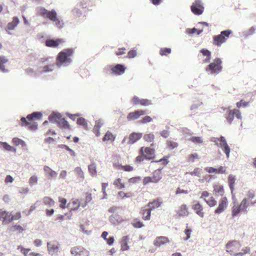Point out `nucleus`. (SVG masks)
<instances>
[{
    "label": "nucleus",
    "mask_w": 256,
    "mask_h": 256,
    "mask_svg": "<svg viewBox=\"0 0 256 256\" xmlns=\"http://www.w3.org/2000/svg\"><path fill=\"white\" fill-rule=\"evenodd\" d=\"M225 110H226L225 118L230 124H232L234 116L238 119H242L241 112L238 110L234 108L232 110L229 108H226Z\"/></svg>",
    "instance_id": "obj_8"
},
{
    "label": "nucleus",
    "mask_w": 256,
    "mask_h": 256,
    "mask_svg": "<svg viewBox=\"0 0 256 256\" xmlns=\"http://www.w3.org/2000/svg\"><path fill=\"white\" fill-rule=\"evenodd\" d=\"M47 246L49 254L52 255L58 252L59 246L58 243L56 242H48Z\"/></svg>",
    "instance_id": "obj_20"
},
{
    "label": "nucleus",
    "mask_w": 256,
    "mask_h": 256,
    "mask_svg": "<svg viewBox=\"0 0 256 256\" xmlns=\"http://www.w3.org/2000/svg\"><path fill=\"white\" fill-rule=\"evenodd\" d=\"M142 136V133L135 132H132L129 135L128 143L130 144H134L138 140L140 139Z\"/></svg>",
    "instance_id": "obj_21"
},
{
    "label": "nucleus",
    "mask_w": 256,
    "mask_h": 256,
    "mask_svg": "<svg viewBox=\"0 0 256 256\" xmlns=\"http://www.w3.org/2000/svg\"><path fill=\"white\" fill-rule=\"evenodd\" d=\"M168 156H166L163 157V158H161L159 160L156 161L157 162H161L162 164L164 166L166 165L168 163Z\"/></svg>",
    "instance_id": "obj_59"
},
{
    "label": "nucleus",
    "mask_w": 256,
    "mask_h": 256,
    "mask_svg": "<svg viewBox=\"0 0 256 256\" xmlns=\"http://www.w3.org/2000/svg\"><path fill=\"white\" fill-rule=\"evenodd\" d=\"M114 184L118 189H122L124 188V184L122 182V180L120 178H116L114 182Z\"/></svg>",
    "instance_id": "obj_41"
},
{
    "label": "nucleus",
    "mask_w": 256,
    "mask_h": 256,
    "mask_svg": "<svg viewBox=\"0 0 256 256\" xmlns=\"http://www.w3.org/2000/svg\"><path fill=\"white\" fill-rule=\"evenodd\" d=\"M8 62V59L4 56H0V70L2 72H6L4 64Z\"/></svg>",
    "instance_id": "obj_33"
},
{
    "label": "nucleus",
    "mask_w": 256,
    "mask_h": 256,
    "mask_svg": "<svg viewBox=\"0 0 256 256\" xmlns=\"http://www.w3.org/2000/svg\"><path fill=\"white\" fill-rule=\"evenodd\" d=\"M58 202H60V208H62V209H64L66 208L67 200L66 198L62 197H59Z\"/></svg>",
    "instance_id": "obj_47"
},
{
    "label": "nucleus",
    "mask_w": 256,
    "mask_h": 256,
    "mask_svg": "<svg viewBox=\"0 0 256 256\" xmlns=\"http://www.w3.org/2000/svg\"><path fill=\"white\" fill-rule=\"evenodd\" d=\"M53 66L54 64L45 66L42 68V70L41 72H51L52 70Z\"/></svg>",
    "instance_id": "obj_54"
},
{
    "label": "nucleus",
    "mask_w": 256,
    "mask_h": 256,
    "mask_svg": "<svg viewBox=\"0 0 256 256\" xmlns=\"http://www.w3.org/2000/svg\"><path fill=\"white\" fill-rule=\"evenodd\" d=\"M126 49L124 48H120L116 52V54L118 56L122 55L126 53Z\"/></svg>",
    "instance_id": "obj_62"
},
{
    "label": "nucleus",
    "mask_w": 256,
    "mask_h": 256,
    "mask_svg": "<svg viewBox=\"0 0 256 256\" xmlns=\"http://www.w3.org/2000/svg\"><path fill=\"white\" fill-rule=\"evenodd\" d=\"M152 210L146 206L142 207L140 209V214L142 216V219L144 220H149L151 218Z\"/></svg>",
    "instance_id": "obj_22"
},
{
    "label": "nucleus",
    "mask_w": 256,
    "mask_h": 256,
    "mask_svg": "<svg viewBox=\"0 0 256 256\" xmlns=\"http://www.w3.org/2000/svg\"><path fill=\"white\" fill-rule=\"evenodd\" d=\"M132 102L134 105H141L148 106L152 104L151 101L148 99H140L136 96H134L132 99Z\"/></svg>",
    "instance_id": "obj_17"
},
{
    "label": "nucleus",
    "mask_w": 256,
    "mask_h": 256,
    "mask_svg": "<svg viewBox=\"0 0 256 256\" xmlns=\"http://www.w3.org/2000/svg\"><path fill=\"white\" fill-rule=\"evenodd\" d=\"M232 33V30H230L221 32L220 34L214 37L213 44L220 46L223 43L226 42Z\"/></svg>",
    "instance_id": "obj_6"
},
{
    "label": "nucleus",
    "mask_w": 256,
    "mask_h": 256,
    "mask_svg": "<svg viewBox=\"0 0 256 256\" xmlns=\"http://www.w3.org/2000/svg\"><path fill=\"white\" fill-rule=\"evenodd\" d=\"M201 196L200 198L202 199L206 202L208 198L210 197V194L206 190L202 191L200 192Z\"/></svg>",
    "instance_id": "obj_49"
},
{
    "label": "nucleus",
    "mask_w": 256,
    "mask_h": 256,
    "mask_svg": "<svg viewBox=\"0 0 256 256\" xmlns=\"http://www.w3.org/2000/svg\"><path fill=\"white\" fill-rule=\"evenodd\" d=\"M152 121V118L150 116H144L140 120V122L142 124H146Z\"/></svg>",
    "instance_id": "obj_56"
},
{
    "label": "nucleus",
    "mask_w": 256,
    "mask_h": 256,
    "mask_svg": "<svg viewBox=\"0 0 256 256\" xmlns=\"http://www.w3.org/2000/svg\"><path fill=\"white\" fill-rule=\"evenodd\" d=\"M248 102H245L243 100H241L240 101L236 102V106L238 108H240V107H246L248 105Z\"/></svg>",
    "instance_id": "obj_57"
},
{
    "label": "nucleus",
    "mask_w": 256,
    "mask_h": 256,
    "mask_svg": "<svg viewBox=\"0 0 256 256\" xmlns=\"http://www.w3.org/2000/svg\"><path fill=\"white\" fill-rule=\"evenodd\" d=\"M240 211H242L238 204H234L232 208V215L233 217L237 216Z\"/></svg>",
    "instance_id": "obj_35"
},
{
    "label": "nucleus",
    "mask_w": 256,
    "mask_h": 256,
    "mask_svg": "<svg viewBox=\"0 0 256 256\" xmlns=\"http://www.w3.org/2000/svg\"><path fill=\"white\" fill-rule=\"evenodd\" d=\"M154 139V135L152 133H149L144 135V140L148 142H151Z\"/></svg>",
    "instance_id": "obj_39"
},
{
    "label": "nucleus",
    "mask_w": 256,
    "mask_h": 256,
    "mask_svg": "<svg viewBox=\"0 0 256 256\" xmlns=\"http://www.w3.org/2000/svg\"><path fill=\"white\" fill-rule=\"evenodd\" d=\"M235 181H236V178H235V176H232V174H230L228 176V183L229 186H230V190H231V193L232 194V199H234L235 198V196L234 194V186Z\"/></svg>",
    "instance_id": "obj_27"
},
{
    "label": "nucleus",
    "mask_w": 256,
    "mask_h": 256,
    "mask_svg": "<svg viewBox=\"0 0 256 256\" xmlns=\"http://www.w3.org/2000/svg\"><path fill=\"white\" fill-rule=\"evenodd\" d=\"M21 218V214L20 212H16L14 215L11 214V222L14 220H18Z\"/></svg>",
    "instance_id": "obj_58"
},
{
    "label": "nucleus",
    "mask_w": 256,
    "mask_h": 256,
    "mask_svg": "<svg viewBox=\"0 0 256 256\" xmlns=\"http://www.w3.org/2000/svg\"><path fill=\"white\" fill-rule=\"evenodd\" d=\"M228 205V200L226 197L224 196L219 201L218 208L214 210V213L218 214H220L226 208Z\"/></svg>",
    "instance_id": "obj_13"
},
{
    "label": "nucleus",
    "mask_w": 256,
    "mask_h": 256,
    "mask_svg": "<svg viewBox=\"0 0 256 256\" xmlns=\"http://www.w3.org/2000/svg\"><path fill=\"white\" fill-rule=\"evenodd\" d=\"M171 52V49L170 48H163L160 50V54L161 56H167Z\"/></svg>",
    "instance_id": "obj_43"
},
{
    "label": "nucleus",
    "mask_w": 256,
    "mask_h": 256,
    "mask_svg": "<svg viewBox=\"0 0 256 256\" xmlns=\"http://www.w3.org/2000/svg\"><path fill=\"white\" fill-rule=\"evenodd\" d=\"M139 154L144 155L146 160H151L155 158V150L149 147H142L139 151Z\"/></svg>",
    "instance_id": "obj_9"
},
{
    "label": "nucleus",
    "mask_w": 256,
    "mask_h": 256,
    "mask_svg": "<svg viewBox=\"0 0 256 256\" xmlns=\"http://www.w3.org/2000/svg\"><path fill=\"white\" fill-rule=\"evenodd\" d=\"M222 62L219 58H216L214 62L209 64L206 68V72H210V74L219 73L222 70L221 64Z\"/></svg>",
    "instance_id": "obj_7"
},
{
    "label": "nucleus",
    "mask_w": 256,
    "mask_h": 256,
    "mask_svg": "<svg viewBox=\"0 0 256 256\" xmlns=\"http://www.w3.org/2000/svg\"><path fill=\"white\" fill-rule=\"evenodd\" d=\"M2 144L3 148L8 151H16V148L9 145L8 143L4 142H2Z\"/></svg>",
    "instance_id": "obj_52"
},
{
    "label": "nucleus",
    "mask_w": 256,
    "mask_h": 256,
    "mask_svg": "<svg viewBox=\"0 0 256 256\" xmlns=\"http://www.w3.org/2000/svg\"><path fill=\"white\" fill-rule=\"evenodd\" d=\"M116 135L110 131H107L102 138L103 142L110 141L113 142L114 141Z\"/></svg>",
    "instance_id": "obj_29"
},
{
    "label": "nucleus",
    "mask_w": 256,
    "mask_h": 256,
    "mask_svg": "<svg viewBox=\"0 0 256 256\" xmlns=\"http://www.w3.org/2000/svg\"><path fill=\"white\" fill-rule=\"evenodd\" d=\"M247 203L248 200L246 198H244L240 202V204H238V206H240L242 211H246L247 208Z\"/></svg>",
    "instance_id": "obj_46"
},
{
    "label": "nucleus",
    "mask_w": 256,
    "mask_h": 256,
    "mask_svg": "<svg viewBox=\"0 0 256 256\" xmlns=\"http://www.w3.org/2000/svg\"><path fill=\"white\" fill-rule=\"evenodd\" d=\"M146 159V158L144 156V155L140 154L137 156L135 158V162L138 163H140L142 161H144Z\"/></svg>",
    "instance_id": "obj_64"
},
{
    "label": "nucleus",
    "mask_w": 256,
    "mask_h": 256,
    "mask_svg": "<svg viewBox=\"0 0 256 256\" xmlns=\"http://www.w3.org/2000/svg\"><path fill=\"white\" fill-rule=\"evenodd\" d=\"M44 170L45 172L51 178L56 176V172L52 170L48 166H44Z\"/></svg>",
    "instance_id": "obj_36"
},
{
    "label": "nucleus",
    "mask_w": 256,
    "mask_h": 256,
    "mask_svg": "<svg viewBox=\"0 0 256 256\" xmlns=\"http://www.w3.org/2000/svg\"><path fill=\"white\" fill-rule=\"evenodd\" d=\"M167 147L170 149L172 150L178 147V144L172 140H168L166 142Z\"/></svg>",
    "instance_id": "obj_44"
},
{
    "label": "nucleus",
    "mask_w": 256,
    "mask_h": 256,
    "mask_svg": "<svg viewBox=\"0 0 256 256\" xmlns=\"http://www.w3.org/2000/svg\"><path fill=\"white\" fill-rule=\"evenodd\" d=\"M117 170H122L126 172H130L134 170V168L130 165L122 166L121 164H114Z\"/></svg>",
    "instance_id": "obj_32"
},
{
    "label": "nucleus",
    "mask_w": 256,
    "mask_h": 256,
    "mask_svg": "<svg viewBox=\"0 0 256 256\" xmlns=\"http://www.w3.org/2000/svg\"><path fill=\"white\" fill-rule=\"evenodd\" d=\"M255 32H256V27L252 26L246 32V36H249L253 34Z\"/></svg>",
    "instance_id": "obj_60"
},
{
    "label": "nucleus",
    "mask_w": 256,
    "mask_h": 256,
    "mask_svg": "<svg viewBox=\"0 0 256 256\" xmlns=\"http://www.w3.org/2000/svg\"><path fill=\"white\" fill-rule=\"evenodd\" d=\"M19 22V20L17 17H14L12 21L8 24V30H13L17 26Z\"/></svg>",
    "instance_id": "obj_31"
},
{
    "label": "nucleus",
    "mask_w": 256,
    "mask_h": 256,
    "mask_svg": "<svg viewBox=\"0 0 256 256\" xmlns=\"http://www.w3.org/2000/svg\"><path fill=\"white\" fill-rule=\"evenodd\" d=\"M177 214L180 216H188V212L187 206L185 204L181 205L177 211Z\"/></svg>",
    "instance_id": "obj_28"
},
{
    "label": "nucleus",
    "mask_w": 256,
    "mask_h": 256,
    "mask_svg": "<svg viewBox=\"0 0 256 256\" xmlns=\"http://www.w3.org/2000/svg\"><path fill=\"white\" fill-rule=\"evenodd\" d=\"M36 14L54 22L56 26L59 28L63 27L62 21L57 17L56 12L54 10H48L44 8L39 7L36 9Z\"/></svg>",
    "instance_id": "obj_2"
},
{
    "label": "nucleus",
    "mask_w": 256,
    "mask_h": 256,
    "mask_svg": "<svg viewBox=\"0 0 256 256\" xmlns=\"http://www.w3.org/2000/svg\"><path fill=\"white\" fill-rule=\"evenodd\" d=\"M213 193L215 195H219L222 196L224 194V190L222 185L215 184L213 186Z\"/></svg>",
    "instance_id": "obj_26"
},
{
    "label": "nucleus",
    "mask_w": 256,
    "mask_h": 256,
    "mask_svg": "<svg viewBox=\"0 0 256 256\" xmlns=\"http://www.w3.org/2000/svg\"><path fill=\"white\" fill-rule=\"evenodd\" d=\"M74 170L79 177L81 178H84V173L80 168L77 167L75 168Z\"/></svg>",
    "instance_id": "obj_61"
},
{
    "label": "nucleus",
    "mask_w": 256,
    "mask_h": 256,
    "mask_svg": "<svg viewBox=\"0 0 256 256\" xmlns=\"http://www.w3.org/2000/svg\"><path fill=\"white\" fill-rule=\"evenodd\" d=\"M76 123L78 125L82 126L84 128H86L87 126L86 122V121L85 119L82 118H78Z\"/></svg>",
    "instance_id": "obj_51"
},
{
    "label": "nucleus",
    "mask_w": 256,
    "mask_h": 256,
    "mask_svg": "<svg viewBox=\"0 0 256 256\" xmlns=\"http://www.w3.org/2000/svg\"><path fill=\"white\" fill-rule=\"evenodd\" d=\"M168 238L166 236H160L156 238L154 242V244L158 247H159L163 244L169 242Z\"/></svg>",
    "instance_id": "obj_24"
},
{
    "label": "nucleus",
    "mask_w": 256,
    "mask_h": 256,
    "mask_svg": "<svg viewBox=\"0 0 256 256\" xmlns=\"http://www.w3.org/2000/svg\"><path fill=\"white\" fill-rule=\"evenodd\" d=\"M12 143L15 146L21 145L22 146H26L25 142L22 140L18 138H14L12 139Z\"/></svg>",
    "instance_id": "obj_45"
},
{
    "label": "nucleus",
    "mask_w": 256,
    "mask_h": 256,
    "mask_svg": "<svg viewBox=\"0 0 256 256\" xmlns=\"http://www.w3.org/2000/svg\"><path fill=\"white\" fill-rule=\"evenodd\" d=\"M70 253L73 256H88L89 252L84 248L74 246L71 248Z\"/></svg>",
    "instance_id": "obj_15"
},
{
    "label": "nucleus",
    "mask_w": 256,
    "mask_h": 256,
    "mask_svg": "<svg viewBox=\"0 0 256 256\" xmlns=\"http://www.w3.org/2000/svg\"><path fill=\"white\" fill-rule=\"evenodd\" d=\"M136 55V50H130L127 55V58H133L135 57Z\"/></svg>",
    "instance_id": "obj_63"
},
{
    "label": "nucleus",
    "mask_w": 256,
    "mask_h": 256,
    "mask_svg": "<svg viewBox=\"0 0 256 256\" xmlns=\"http://www.w3.org/2000/svg\"><path fill=\"white\" fill-rule=\"evenodd\" d=\"M18 250H20V252L24 256H26L28 254V253L30 252V248H24L22 246H18Z\"/></svg>",
    "instance_id": "obj_55"
},
{
    "label": "nucleus",
    "mask_w": 256,
    "mask_h": 256,
    "mask_svg": "<svg viewBox=\"0 0 256 256\" xmlns=\"http://www.w3.org/2000/svg\"><path fill=\"white\" fill-rule=\"evenodd\" d=\"M60 114L52 113L48 117L50 121L56 122L58 127L61 128L70 130V126L68 122L64 118H60Z\"/></svg>",
    "instance_id": "obj_5"
},
{
    "label": "nucleus",
    "mask_w": 256,
    "mask_h": 256,
    "mask_svg": "<svg viewBox=\"0 0 256 256\" xmlns=\"http://www.w3.org/2000/svg\"><path fill=\"white\" fill-rule=\"evenodd\" d=\"M74 52L72 48H66L60 52L56 58V64L60 66L62 64L70 63L72 61L70 57Z\"/></svg>",
    "instance_id": "obj_4"
},
{
    "label": "nucleus",
    "mask_w": 256,
    "mask_h": 256,
    "mask_svg": "<svg viewBox=\"0 0 256 256\" xmlns=\"http://www.w3.org/2000/svg\"><path fill=\"white\" fill-rule=\"evenodd\" d=\"M11 214L0 209V220L4 224H8L11 222Z\"/></svg>",
    "instance_id": "obj_18"
},
{
    "label": "nucleus",
    "mask_w": 256,
    "mask_h": 256,
    "mask_svg": "<svg viewBox=\"0 0 256 256\" xmlns=\"http://www.w3.org/2000/svg\"><path fill=\"white\" fill-rule=\"evenodd\" d=\"M132 224L134 228H141L144 226L143 223L138 218H134L132 220Z\"/></svg>",
    "instance_id": "obj_37"
},
{
    "label": "nucleus",
    "mask_w": 256,
    "mask_h": 256,
    "mask_svg": "<svg viewBox=\"0 0 256 256\" xmlns=\"http://www.w3.org/2000/svg\"><path fill=\"white\" fill-rule=\"evenodd\" d=\"M146 114L145 110H138L133 112H130L127 116V120L128 121L134 120L138 119L140 116Z\"/></svg>",
    "instance_id": "obj_16"
},
{
    "label": "nucleus",
    "mask_w": 256,
    "mask_h": 256,
    "mask_svg": "<svg viewBox=\"0 0 256 256\" xmlns=\"http://www.w3.org/2000/svg\"><path fill=\"white\" fill-rule=\"evenodd\" d=\"M43 202L46 205L50 206H53L54 204V200L52 198L48 197H46L44 198Z\"/></svg>",
    "instance_id": "obj_42"
},
{
    "label": "nucleus",
    "mask_w": 256,
    "mask_h": 256,
    "mask_svg": "<svg viewBox=\"0 0 256 256\" xmlns=\"http://www.w3.org/2000/svg\"><path fill=\"white\" fill-rule=\"evenodd\" d=\"M192 12L196 15H200L202 14L204 7L201 0H194L190 6Z\"/></svg>",
    "instance_id": "obj_11"
},
{
    "label": "nucleus",
    "mask_w": 256,
    "mask_h": 256,
    "mask_svg": "<svg viewBox=\"0 0 256 256\" xmlns=\"http://www.w3.org/2000/svg\"><path fill=\"white\" fill-rule=\"evenodd\" d=\"M220 142L218 146L222 149L224 153L226 154V157L228 158L230 156V148L228 144L224 137L221 136L220 138H217L215 142Z\"/></svg>",
    "instance_id": "obj_12"
},
{
    "label": "nucleus",
    "mask_w": 256,
    "mask_h": 256,
    "mask_svg": "<svg viewBox=\"0 0 256 256\" xmlns=\"http://www.w3.org/2000/svg\"><path fill=\"white\" fill-rule=\"evenodd\" d=\"M162 202L160 199L154 200L149 202L146 206L151 210L159 208L162 204Z\"/></svg>",
    "instance_id": "obj_25"
},
{
    "label": "nucleus",
    "mask_w": 256,
    "mask_h": 256,
    "mask_svg": "<svg viewBox=\"0 0 256 256\" xmlns=\"http://www.w3.org/2000/svg\"><path fill=\"white\" fill-rule=\"evenodd\" d=\"M205 202L210 207L214 206L216 204V201L212 196L209 197Z\"/></svg>",
    "instance_id": "obj_38"
},
{
    "label": "nucleus",
    "mask_w": 256,
    "mask_h": 256,
    "mask_svg": "<svg viewBox=\"0 0 256 256\" xmlns=\"http://www.w3.org/2000/svg\"><path fill=\"white\" fill-rule=\"evenodd\" d=\"M88 170L90 174L93 175L95 176L96 174V166L94 164H92L88 166Z\"/></svg>",
    "instance_id": "obj_50"
},
{
    "label": "nucleus",
    "mask_w": 256,
    "mask_h": 256,
    "mask_svg": "<svg viewBox=\"0 0 256 256\" xmlns=\"http://www.w3.org/2000/svg\"><path fill=\"white\" fill-rule=\"evenodd\" d=\"M162 178L161 172L159 170H155L152 176H146L143 180V184L146 185L150 182L156 183Z\"/></svg>",
    "instance_id": "obj_10"
},
{
    "label": "nucleus",
    "mask_w": 256,
    "mask_h": 256,
    "mask_svg": "<svg viewBox=\"0 0 256 256\" xmlns=\"http://www.w3.org/2000/svg\"><path fill=\"white\" fill-rule=\"evenodd\" d=\"M111 74L116 76H120L124 74L126 68L124 65L117 64L114 66H110Z\"/></svg>",
    "instance_id": "obj_14"
},
{
    "label": "nucleus",
    "mask_w": 256,
    "mask_h": 256,
    "mask_svg": "<svg viewBox=\"0 0 256 256\" xmlns=\"http://www.w3.org/2000/svg\"><path fill=\"white\" fill-rule=\"evenodd\" d=\"M42 114L40 112H34L30 114H28L25 118H22L20 119L22 126H26L30 130H36L38 127V124L36 122V120H40Z\"/></svg>",
    "instance_id": "obj_3"
},
{
    "label": "nucleus",
    "mask_w": 256,
    "mask_h": 256,
    "mask_svg": "<svg viewBox=\"0 0 256 256\" xmlns=\"http://www.w3.org/2000/svg\"><path fill=\"white\" fill-rule=\"evenodd\" d=\"M241 247L240 242L236 240L229 241L225 246L226 252L232 256H244L250 253V247L245 246L240 249Z\"/></svg>",
    "instance_id": "obj_1"
},
{
    "label": "nucleus",
    "mask_w": 256,
    "mask_h": 256,
    "mask_svg": "<svg viewBox=\"0 0 256 256\" xmlns=\"http://www.w3.org/2000/svg\"><path fill=\"white\" fill-rule=\"evenodd\" d=\"M192 208L200 217L203 218L204 216L203 207L200 202H196L194 203L192 206Z\"/></svg>",
    "instance_id": "obj_23"
},
{
    "label": "nucleus",
    "mask_w": 256,
    "mask_h": 256,
    "mask_svg": "<svg viewBox=\"0 0 256 256\" xmlns=\"http://www.w3.org/2000/svg\"><path fill=\"white\" fill-rule=\"evenodd\" d=\"M63 42H64V41L61 38H57L56 40L48 39L46 40L45 44L48 47L56 48Z\"/></svg>",
    "instance_id": "obj_19"
},
{
    "label": "nucleus",
    "mask_w": 256,
    "mask_h": 256,
    "mask_svg": "<svg viewBox=\"0 0 256 256\" xmlns=\"http://www.w3.org/2000/svg\"><path fill=\"white\" fill-rule=\"evenodd\" d=\"M10 230L12 232H18L19 233H22L24 231V228L20 224H16L12 225L10 228Z\"/></svg>",
    "instance_id": "obj_34"
},
{
    "label": "nucleus",
    "mask_w": 256,
    "mask_h": 256,
    "mask_svg": "<svg viewBox=\"0 0 256 256\" xmlns=\"http://www.w3.org/2000/svg\"><path fill=\"white\" fill-rule=\"evenodd\" d=\"M190 140L195 144H200L202 142V139L200 136H192L190 138Z\"/></svg>",
    "instance_id": "obj_53"
},
{
    "label": "nucleus",
    "mask_w": 256,
    "mask_h": 256,
    "mask_svg": "<svg viewBox=\"0 0 256 256\" xmlns=\"http://www.w3.org/2000/svg\"><path fill=\"white\" fill-rule=\"evenodd\" d=\"M71 204H72V206L70 208L71 210H78L80 206V202L78 200H73Z\"/></svg>",
    "instance_id": "obj_48"
},
{
    "label": "nucleus",
    "mask_w": 256,
    "mask_h": 256,
    "mask_svg": "<svg viewBox=\"0 0 256 256\" xmlns=\"http://www.w3.org/2000/svg\"><path fill=\"white\" fill-rule=\"evenodd\" d=\"M200 53L203 56H206V58L203 60V63H208L210 62L211 56V52L206 48H202L200 50Z\"/></svg>",
    "instance_id": "obj_30"
},
{
    "label": "nucleus",
    "mask_w": 256,
    "mask_h": 256,
    "mask_svg": "<svg viewBox=\"0 0 256 256\" xmlns=\"http://www.w3.org/2000/svg\"><path fill=\"white\" fill-rule=\"evenodd\" d=\"M199 159V156L196 153L192 154L187 157V160L190 162H194L196 160Z\"/></svg>",
    "instance_id": "obj_40"
}]
</instances>
